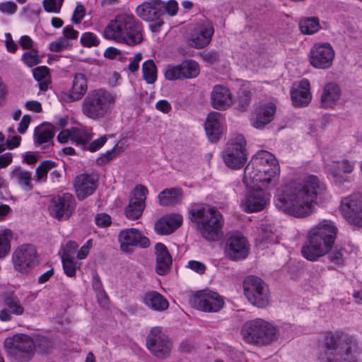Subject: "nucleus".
<instances>
[{
    "instance_id": "obj_33",
    "label": "nucleus",
    "mask_w": 362,
    "mask_h": 362,
    "mask_svg": "<svg viewBox=\"0 0 362 362\" xmlns=\"http://www.w3.org/2000/svg\"><path fill=\"white\" fill-rule=\"evenodd\" d=\"M159 203L163 206H175L183 199L180 188L173 187L165 189L158 194Z\"/></svg>"
},
{
    "instance_id": "obj_46",
    "label": "nucleus",
    "mask_w": 362,
    "mask_h": 362,
    "mask_svg": "<svg viewBox=\"0 0 362 362\" xmlns=\"http://www.w3.org/2000/svg\"><path fill=\"white\" fill-rule=\"evenodd\" d=\"M57 167L55 162L46 160L42 161L36 169V174L38 180H42L46 177L49 171H52Z\"/></svg>"
},
{
    "instance_id": "obj_56",
    "label": "nucleus",
    "mask_w": 362,
    "mask_h": 362,
    "mask_svg": "<svg viewBox=\"0 0 362 362\" xmlns=\"http://www.w3.org/2000/svg\"><path fill=\"white\" fill-rule=\"evenodd\" d=\"M163 16L168 13L170 16H174L178 11V4L175 0H169L167 2L163 1Z\"/></svg>"
},
{
    "instance_id": "obj_25",
    "label": "nucleus",
    "mask_w": 362,
    "mask_h": 362,
    "mask_svg": "<svg viewBox=\"0 0 362 362\" xmlns=\"http://www.w3.org/2000/svg\"><path fill=\"white\" fill-rule=\"evenodd\" d=\"M211 105L218 110H225L233 104V98L230 90L222 85H216L211 94Z\"/></svg>"
},
{
    "instance_id": "obj_2",
    "label": "nucleus",
    "mask_w": 362,
    "mask_h": 362,
    "mask_svg": "<svg viewBox=\"0 0 362 362\" xmlns=\"http://www.w3.org/2000/svg\"><path fill=\"white\" fill-rule=\"evenodd\" d=\"M187 217L200 236L208 242H216L223 236L224 218L216 207L203 203H192Z\"/></svg>"
},
{
    "instance_id": "obj_19",
    "label": "nucleus",
    "mask_w": 362,
    "mask_h": 362,
    "mask_svg": "<svg viewBox=\"0 0 362 362\" xmlns=\"http://www.w3.org/2000/svg\"><path fill=\"white\" fill-rule=\"evenodd\" d=\"M250 245L246 238L238 232L231 233L226 240L224 252L230 260L245 259L249 253Z\"/></svg>"
},
{
    "instance_id": "obj_23",
    "label": "nucleus",
    "mask_w": 362,
    "mask_h": 362,
    "mask_svg": "<svg viewBox=\"0 0 362 362\" xmlns=\"http://www.w3.org/2000/svg\"><path fill=\"white\" fill-rule=\"evenodd\" d=\"M276 110V105L272 103L257 107L252 114L251 125L256 129H264L267 124L273 120Z\"/></svg>"
},
{
    "instance_id": "obj_8",
    "label": "nucleus",
    "mask_w": 362,
    "mask_h": 362,
    "mask_svg": "<svg viewBox=\"0 0 362 362\" xmlns=\"http://www.w3.org/2000/svg\"><path fill=\"white\" fill-rule=\"evenodd\" d=\"M241 334L247 343L264 345L274 340L276 329L268 322L257 318L244 324Z\"/></svg>"
},
{
    "instance_id": "obj_55",
    "label": "nucleus",
    "mask_w": 362,
    "mask_h": 362,
    "mask_svg": "<svg viewBox=\"0 0 362 362\" xmlns=\"http://www.w3.org/2000/svg\"><path fill=\"white\" fill-rule=\"evenodd\" d=\"M33 75L37 81H41L49 78V69L45 66H37L33 69Z\"/></svg>"
},
{
    "instance_id": "obj_41",
    "label": "nucleus",
    "mask_w": 362,
    "mask_h": 362,
    "mask_svg": "<svg viewBox=\"0 0 362 362\" xmlns=\"http://www.w3.org/2000/svg\"><path fill=\"white\" fill-rule=\"evenodd\" d=\"M13 233L10 229H5L0 233V259L4 258L11 250V240Z\"/></svg>"
},
{
    "instance_id": "obj_32",
    "label": "nucleus",
    "mask_w": 362,
    "mask_h": 362,
    "mask_svg": "<svg viewBox=\"0 0 362 362\" xmlns=\"http://www.w3.org/2000/svg\"><path fill=\"white\" fill-rule=\"evenodd\" d=\"M220 117V113L211 112L206 117L204 127L208 139L211 142H216L220 139L222 132L219 122Z\"/></svg>"
},
{
    "instance_id": "obj_47",
    "label": "nucleus",
    "mask_w": 362,
    "mask_h": 362,
    "mask_svg": "<svg viewBox=\"0 0 362 362\" xmlns=\"http://www.w3.org/2000/svg\"><path fill=\"white\" fill-rule=\"evenodd\" d=\"M21 59L28 67H33L41 62L38 51L34 49L23 53Z\"/></svg>"
},
{
    "instance_id": "obj_34",
    "label": "nucleus",
    "mask_w": 362,
    "mask_h": 362,
    "mask_svg": "<svg viewBox=\"0 0 362 362\" xmlns=\"http://www.w3.org/2000/svg\"><path fill=\"white\" fill-rule=\"evenodd\" d=\"M54 136V127L51 125L38 126L35 127L33 134L34 143L40 146L48 143L52 140Z\"/></svg>"
},
{
    "instance_id": "obj_28",
    "label": "nucleus",
    "mask_w": 362,
    "mask_h": 362,
    "mask_svg": "<svg viewBox=\"0 0 362 362\" xmlns=\"http://www.w3.org/2000/svg\"><path fill=\"white\" fill-rule=\"evenodd\" d=\"M291 98L293 104L296 107L307 105L311 100L310 92V83L307 79H303L299 82L296 88L291 91Z\"/></svg>"
},
{
    "instance_id": "obj_38",
    "label": "nucleus",
    "mask_w": 362,
    "mask_h": 362,
    "mask_svg": "<svg viewBox=\"0 0 362 362\" xmlns=\"http://www.w3.org/2000/svg\"><path fill=\"white\" fill-rule=\"evenodd\" d=\"M142 74L144 80L148 84H153L157 79V68L152 59H148L142 64Z\"/></svg>"
},
{
    "instance_id": "obj_26",
    "label": "nucleus",
    "mask_w": 362,
    "mask_h": 362,
    "mask_svg": "<svg viewBox=\"0 0 362 362\" xmlns=\"http://www.w3.org/2000/svg\"><path fill=\"white\" fill-rule=\"evenodd\" d=\"M155 250L156 254V272L159 275H165L170 271L172 265V257L167 247L161 243H156Z\"/></svg>"
},
{
    "instance_id": "obj_18",
    "label": "nucleus",
    "mask_w": 362,
    "mask_h": 362,
    "mask_svg": "<svg viewBox=\"0 0 362 362\" xmlns=\"http://www.w3.org/2000/svg\"><path fill=\"white\" fill-rule=\"evenodd\" d=\"M340 211L349 223L362 227V195L353 194L343 198Z\"/></svg>"
},
{
    "instance_id": "obj_52",
    "label": "nucleus",
    "mask_w": 362,
    "mask_h": 362,
    "mask_svg": "<svg viewBox=\"0 0 362 362\" xmlns=\"http://www.w3.org/2000/svg\"><path fill=\"white\" fill-rule=\"evenodd\" d=\"M64 0H44L43 6L48 13H59Z\"/></svg>"
},
{
    "instance_id": "obj_5",
    "label": "nucleus",
    "mask_w": 362,
    "mask_h": 362,
    "mask_svg": "<svg viewBox=\"0 0 362 362\" xmlns=\"http://www.w3.org/2000/svg\"><path fill=\"white\" fill-rule=\"evenodd\" d=\"M323 347L328 362H357L358 346L352 335L339 331L327 332Z\"/></svg>"
},
{
    "instance_id": "obj_58",
    "label": "nucleus",
    "mask_w": 362,
    "mask_h": 362,
    "mask_svg": "<svg viewBox=\"0 0 362 362\" xmlns=\"http://www.w3.org/2000/svg\"><path fill=\"white\" fill-rule=\"evenodd\" d=\"M18 9V6L16 3L8 1L0 3V11L7 15L14 14Z\"/></svg>"
},
{
    "instance_id": "obj_53",
    "label": "nucleus",
    "mask_w": 362,
    "mask_h": 362,
    "mask_svg": "<svg viewBox=\"0 0 362 362\" xmlns=\"http://www.w3.org/2000/svg\"><path fill=\"white\" fill-rule=\"evenodd\" d=\"M74 132L71 133V141L75 142L77 144L85 145L87 144L90 138L88 135L83 132H81L75 128H73Z\"/></svg>"
},
{
    "instance_id": "obj_9",
    "label": "nucleus",
    "mask_w": 362,
    "mask_h": 362,
    "mask_svg": "<svg viewBox=\"0 0 362 362\" xmlns=\"http://www.w3.org/2000/svg\"><path fill=\"white\" fill-rule=\"evenodd\" d=\"M244 293L248 301L257 308H264L269 302L267 285L256 276H248L243 281Z\"/></svg>"
},
{
    "instance_id": "obj_1",
    "label": "nucleus",
    "mask_w": 362,
    "mask_h": 362,
    "mask_svg": "<svg viewBox=\"0 0 362 362\" xmlns=\"http://www.w3.org/2000/svg\"><path fill=\"white\" fill-rule=\"evenodd\" d=\"M326 189L325 182H276L274 204L286 214L305 217L313 213L317 197Z\"/></svg>"
},
{
    "instance_id": "obj_22",
    "label": "nucleus",
    "mask_w": 362,
    "mask_h": 362,
    "mask_svg": "<svg viewBox=\"0 0 362 362\" xmlns=\"http://www.w3.org/2000/svg\"><path fill=\"white\" fill-rule=\"evenodd\" d=\"M356 161L344 158L341 160H325V173L333 179H343L344 175L351 174L355 169Z\"/></svg>"
},
{
    "instance_id": "obj_54",
    "label": "nucleus",
    "mask_w": 362,
    "mask_h": 362,
    "mask_svg": "<svg viewBox=\"0 0 362 362\" xmlns=\"http://www.w3.org/2000/svg\"><path fill=\"white\" fill-rule=\"evenodd\" d=\"M11 178L16 181H30L31 173L28 171L23 170L21 168H16L11 172Z\"/></svg>"
},
{
    "instance_id": "obj_37",
    "label": "nucleus",
    "mask_w": 362,
    "mask_h": 362,
    "mask_svg": "<svg viewBox=\"0 0 362 362\" xmlns=\"http://www.w3.org/2000/svg\"><path fill=\"white\" fill-rule=\"evenodd\" d=\"M97 182H75L74 189L79 200L91 195L97 188Z\"/></svg>"
},
{
    "instance_id": "obj_40",
    "label": "nucleus",
    "mask_w": 362,
    "mask_h": 362,
    "mask_svg": "<svg viewBox=\"0 0 362 362\" xmlns=\"http://www.w3.org/2000/svg\"><path fill=\"white\" fill-rule=\"evenodd\" d=\"M259 171H261L262 180H268L272 181V180H277L279 177L280 168L278 163V160L275 163H269L263 167L259 168Z\"/></svg>"
},
{
    "instance_id": "obj_20",
    "label": "nucleus",
    "mask_w": 362,
    "mask_h": 362,
    "mask_svg": "<svg viewBox=\"0 0 362 362\" xmlns=\"http://www.w3.org/2000/svg\"><path fill=\"white\" fill-rule=\"evenodd\" d=\"M148 189L142 185H136L131 192L129 204L124 208V215L129 220L139 219L145 209Z\"/></svg>"
},
{
    "instance_id": "obj_50",
    "label": "nucleus",
    "mask_w": 362,
    "mask_h": 362,
    "mask_svg": "<svg viewBox=\"0 0 362 362\" xmlns=\"http://www.w3.org/2000/svg\"><path fill=\"white\" fill-rule=\"evenodd\" d=\"M165 77L168 81L182 80L180 64L168 65L164 73Z\"/></svg>"
},
{
    "instance_id": "obj_35",
    "label": "nucleus",
    "mask_w": 362,
    "mask_h": 362,
    "mask_svg": "<svg viewBox=\"0 0 362 362\" xmlns=\"http://www.w3.org/2000/svg\"><path fill=\"white\" fill-rule=\"evenodd\" d=\"M298 26L303 34L309 35L317 33L321 28L320 21L317 17L303 18L300 20Z\"/></svg>"
},
{
    "instance_id": "obj_44",
    "label": "nucleus",
    "mask_w": 362,
    "mask_h": 362,
    "mask_svg": "<svg viewBox=\"0 0 362 362\" xmlns=\"http://www.w3.org/2000/svg\"><path fill=\"white\" fill-rule=\"evenodd\" d=\"M62 262L65 274L69 277L75 276L76 269L80 267V264H78L74 257H62Z\"/></svg>"
},
{
    "instance_id": "obj_39",
    "label": "nucleus",
    "mask_w": 362,
    "mask_h": 362,
    "mask_svg": "<svg viewBox=\"0 0 362 362\" xmlns=\"http://www.w3.org/2000/svg\"><path fill=\"white\" fill-rule=\"evenodd\" d=\"M276 158L273 154L267 151H259L252 157L251 160V165L255 164L259 168L267 165L269 163H275Z\"/></svg>"
},
{
    "instance_id": "obj_51",
    "label": "nucleus",
    "mask_w": 362,
    "mask_h": 362,
    "mask_svg": "<svg viewBox=\"0 0 362 362\" xmlns=\"http://www.w3.org/2000/svg\"><path fill=\"white\" fill-rule=\"evenodd\" d=\"M200 58L206 64H214L219 61L220 54L214 49L204 50L199 53Z\"/></svg>"
},
{
    "instance_id": "obj_30",
    "label": "nucleus",
    "mask_w": 362,
    "mask_h": 362,
    "mask_svg": "<svg viewBox=\"0 0 362 362\" xmlns=\"http://www.w3.org/2000/svg\"><path fill=\"white\" fill-rule=\"evenodd\" d=\"M142 302L151 310L158 312H163L169 306L168 300L156 291L146 292L142 296Z\"/></svg>"
},
{
    "instance_id": "obj_10",
    "label": "nucleus",
    "mask_w": 362,
    "mask_h": 362,
    "mask_svg": "<svg viewBox=\"0 0 362 362\" xmlns=\"http://www.w3.org/2000/svg\"><path fill=\"white\" fill-rule=\"evenodd\" d=\"M11 261L15 271L28 274L39 262L35 247L32 244L20 245L13 252Z\"/></svg>"
},
{
    "instance_id": "obj_21",
    "label": "nucleus",
    "mask_w": 362,
    "mask_h": 362,
    "mask_svg": "<svg viewBox=\"0 0 362 362\" xmlns=\"http://www.w3.org/2000/svg\"><path fill=\"white\" fill-rule=\"evenodd\" d=\"M334 58V51L329 43L315 44L310 51V63L316 69L329 68Z\"/></svg>"
},
{
    "instance_id": "obj_31",
    "label": "nucleus",
    "mask_w": 362,
    "mask_h": 362,
    "mask_svg": "<svg viewBox=\"0 0 362 362\" xmlns=\"http://www.w3.org/2000/svg\"><path fill=\"white\" fill-rule=\"evenodd\" d=\"M341 97V89L334 83H327L320 97V105L323 108L332 107Z\"/></svg>"
},
{
    "instance_id": "obj_42",
    "label": "nucleus",
    "mask_w": 362,
    "mask_h": 362,
    "mask_svg": "<svg viewBox=\"0 0 362 362\" xmlns=\"http://www.w3.org/2000/svg\"><path fill=\"white\" fill-rule=\"evenodd\" d=\"M259 167L255 164L251 165V160L245 168L242 181H265L262 180L261 171H259ZM266 181H269L266 180Z\"/></svg>"
},
{
    "instance_id": "obj_17",
    "label": "nucleus",
    "mask_w": 362,
    "mask_h": 362,
    "mask_svg": "<svg viewBox=\"0 0 362 362\" xmlns=\"http://www.w3.org/2000/svg\"><path fill=\"white\" fill-rule=\"evenodd\" d=\"M120 250L125 253H132L134 249L147 248L150 246V240L137 228H130L121 230L118 234Z\"/></svg>"
},
{
    "instance_id": "obj_61",
    "label": "nucleus",
    "mask_w": 362,
    "mask_h": 362,
    "mask_svg": "<svg viewBox=\"0 0 362 362\" xmlns=\"http://www.w3.org/2000/svg\"><path fill=\"white\" fill-rule=\"evenodd\" d=\"M86 14L85 7L82 4H78L72 15L71 21L73 23L78 24Z\"/></svg>"
},
{
    "instance_id": "obj_12",
    "label": "nucleus",
    "mask_w": 362,
    "mask_h": 362,
    "mask_svg": "<svg viewBox=\"0 0 362 362\" xmlns=\"http://www.w3.org/2000/svg\"><path fill=\"white\" fill-rule=\"evenodd\" d=\"M4 346L9 354L21 362L30 360L34 354L33 341L27 334H18L7 337L4 341Z\"/></svg>"
},
{
    "instance_id": "obj_60",
    "label": "nucleus",
    "mask_w": 362,
    "mask_h": 362,
    "mask_svg": "<svg viewBox=\"0 0 362 362\" xmlns=\"http://www.w3.org/2000/svg\"><path fill=\"white\" fill-rule=\"evenodd\" d=\"M95 223L97 226L101 228H106L111 225V217L105 214H98L95 218Z\"/></svg>"
},
{
    "instance_id": "obj_43",
    "label": "nucleus",
    "mask_w": 362,
    "mask_h": 362,
    "mask_svg": "<svg viewBox=\"0 0 362 362\" xmlns=\"http://www.w3.org/2000/svg\"><path fill=\"white\" fill-rule=\"evenodd\" d=\"M4 305L12 314L16 315H21L24 312L23 307L21 305L19 299L16 296H6L4 300Z\"/></svg>"
},
{
    "instance_id": "obj_11",
    "label": "nucleus",
    "mask_w": 362,
    "mask_h": 362,
    "mask_svg": "<svg viewBox=\"0 0 362 362\" xmlns=\"http://www.w3.org/2000/svg\"><path fill=\"white\" fill-rule=\"evenodd\" d=\"M246 141L242 134H238L231 139L224 151L222 158L226 166L232 169H240L246 163Z\"/></svg>"
},
{
    "instance_id": "obj_13",
    "label": "nucleus",
    "mask_w": 362,
    "mask_h": 362,
    "mask_svg": "<svg viewBox=\"0 0 362 362\" xmlns=\"http://www.w3.org/2000/svg\"><path fill=\"white\" fill-rule=\"evenodd\" d=\"M163 1L148 0L139 4L135 10L138 17L143 21L152 22L149 27L153 33H158L164 24L162 20Z\"/></svg>"
},
{
    "instance_id": "obj_29",
    "label": "nucleus",
    "mask_w": 362,
    "mask_h": 362,
    "mask_svg": "<svg viewBox=\"0 0 362 362\" xmlns=\"http://www.w3.org/2000/svg\"><path fill=\"white\" fill-rule=\"evenodd\" d=\"M87 88V81L85 75L81 73L76 74L72 87L69 93L66 95V100L74 102L81 100L86 93Z\"/></svg>"
},
{
    "instance_id": "obj_45",
    "label": "nucleus",
    "mask_w": 362,
    "mask_h": 362,
    "mask_svg": "<svg viewBox=\"0 0 362 362\" xmlns=\"http://www.w3.org/2000/svg\"><path fill=\"white\" fill-rule=\"evenodd\" d=\"M252 93L251 91L247 89H243L240 91L238 102L237 109L240 112H245L250 103Z\"/></svg>"
},
{
    "instance_id": "obj_16",
    "label": "nucleus",
    "mask_w": 362,
    "mask_h": 362,
    "mask_svg": "<svg viewBox=\"0 0 362 362\" xmlns=\"http://www.w3.org/2000/svg\"><path fill=\"white\" fill-rule=\"evenodd\" d=\"M76 202L73 194L65 192L54 196L49 202V215L59 221H67L75 211Z\"/></svg>"
},
{
    "instance_id": "obj_27",
    "label": "nucleus",
    "mask_w": 362,
    "mask_h": 362,
    "mask_svg": "<svg viewBox=\"0 0 362 362\" xmlns=\"http://www.w3.org/2000/svg\"><path fill=\"white\" fill-rule=\"evenodd\" d=\"M182 223V216L173 214L162 217L155 225V230L161 235H168L177 230Z\"/></svg>"
},
{
    "instance_id": "obj_48",
    "label": "nucleus",
    "mask_w": 362,
    "mask_h": 362,
    "mask_svg": "<svg viewBox=\"0 0 362 362\" xmlns=\"http://www.w3.org/2000/svg\"><path fill=\"white\" fill-rule=\"evenodd\" d=\"M327 259L330 263L336 266H343L344 264V250L342 248L331 250L327 254Z\"/></svg>"
},
{
    "instance_id": "obj_4",
    "label": "nucleus",
    "mask_w": 362,
    "mask_h": 362,
    "mask_svg": "<svg viewBox=\"0 0 362 362\" xmlns=\"http://www.w3.org/2000/svg\"><path fill=\"white\" fill-rule=\"evenodd\" d=\"M143 24L132 14L117 15L105 26L103 37L129 46H136L144 41Z\"/></svg>"
},
{
    "instance_id": "obj_36",
    "label": "nucleus",
    "mask_w": 362,
    "mask_h": 362,
    "mask_svg": "<svg viewBox=\"0 0 362 362\" xmlns=\"http://www.w3.org/2000/svg\"><path fill=\"white\" fill-rule=\"evenodd\" d=\"M182 79L193 78L199 74V64L192 59L185 60L180 64Z\"/></svg>"
},
{
    "instance_id": "obj_24",
    "label": "nucleus",
    "mask_w": 362,
    "mask_h": 362,
    "mask_svg": "<svg viewBox=\"0 0 362 362\" xmlns=\"http://www.w3.org/2000/svg\"><path fill=\"white\" fill-rule=\"evenodd\" d=\"M214 33V28L212 23L206 21L192 35L189 44L196 49L204 48L211 42Z\"/></svg>"
},
{
    "instance_id": "obj_63",
    "label": "nucleus",
    "mask_w": 362,
    "mask_h": 362,
    "mask_svg": "<svg viewBox=\"0 0 362 362\" xmlns=\"http://www.w3.org/2000/svg\"><path fill=\"white\" fill-rule=\"evenodd\" d=\"M114 151H115L111 149L106 151L105 153L101 154L96 160L97 164L99 165H103L112 160L116 156Z\"/></svg>"
},
{
    "instance_id": "obj_57",
    "label": "nucleus",
    "mask_w": 362,
    "mask_h": 362,
    "mask_svg": "<svg viewBox=\"0 0 362 362\" xmlns=\"http://www.w3.org/2000/svg\"><path fill=\"white\" fill-rule=\"evenodd\" d=\"M68 45L67 40L64 37H60L57 40L52 42L49 44V49L53 52H59L66 48Z\"/></svg>"
},
{
    "instance_id": "obj_49",
    "label": "nucleus",
    "mask_w": 362,
    "mask_h": 362,
    "mask_svg": "<svg viewBox=\"0 0 362 362\" xmlns=\"http://www.w3.org/2000/svg\"><path fill=\"white\" fill-rule=\"evenodd\" d=\"M80 42L83 47H92L98 46L100 40L95 33L86 32L81 35Z\"/></svg>"
},
{
    "instance_id": "obj_7",
    "label": "nucleus",
    "mask_w": 362,
    "mask_h": 362,
    "mask_svg": "<svg viewBox=\"0 0 362 362\" xmlns=\"http://www.w3.org/2000/svg\"><path fill=\"white\" fill-rule=\"evenodd\" d=\"M269 183L244 182L245 193L243 206L245 212H259L267 207L271 197L268 186Z\"/></svg>"
},
{
    "instance_id": "obj_14",
    "label": "nucleus",
    "mask_w": 362,
    "mask_h": 362,
    "mask_svg": "<svg viewBox=\"0 0 362 362\" xmlns=\"http://www.w3.org/2000/svg\"><path fill=\"white\" fill-rule=\"evenodd\" d=\"M146 348L150 353L159 359H165L170 356L172 342L159 326L151 329L146 339Z\"/></svg>"
},
{
    "instance_id": "obj_59",
    "label": "nucleus",
    "mask_w": 362,
    "mask_h": 362,
    "mask_svg": "<svg viewBox=\"0 0 362 362\" xmlns=\"http://www.w3.org/2000/svg\"><path fill=\"white\" fill-rule=\"evenodd\" d=\"M78 247V245L76 242L73 240L68 241L64 248L62 257H73V255L76 253Z\"/></svg>"
},
{
    "instance_id": "obj_62",
    "label": "nucleus",
    "mask_w": 362,
    "mask_h": 362,
    "mask_svg": "<svg viewBox=\"0 0 362 362\" xmlns=\"http://www.w3.org/2000/svg\"><path fill=\"white\" fill-rule=\"evenodd\" d=\"M107 137L106 135L102 136L100 138L90 142L88 146V150L90 152H95L99 150L106 143Z\"/></svg>"
},
{
    "instance_id": "obj_15",
    "label": "nucleus",
    "mask_w": 362,
    "mask_h": 362,
    "mask_svg": "<svg viewBox=\"0 0 362 362\" xmlns=\"http://www.w3.org/2000/svg\"><path fill=\"white\" fill-rule=\"evenodd\" d=\"M189 303L192 308L206 313H217L224 305L223 297L209 290H202L192 294Z\"/></svg>"
},
{
    "instance_id": "obj_6",
    "label": "nucleus",
    "mask_w": 362,
    "mask_h": 362,
    "mask_svg": "<svg viewBox=\"0 0 362 362\" xmlns=\"http://www.w3.org/2000/svg\"><path fill=\"white\" fill-rule=\"evenodd\" d=\"M115 103L114 95L107 90H92L88 93L81 103V112L91 120L101 121L110 113Z\"/></svg>"
},
{
    "instance_id": "obj_64",
    "label": "nucleus",
    "mask_w": 362,
    "mask_h": 362,
    "mask_svg": "<svg viewBox=\"0 0 362 362\" xmlns=\"http://www.w3.org/2000/svg\"><path fill=\"white\" fill-rule=\"evenodd\" d=\"M187 267L192 271H194L199 274H203L206 271L205 264L201 262L196 261V260L189 261Z\"/></svg>"
},
{
    "instance_id": "obj_3",
    "label": "nucleus",
    "mask_w": 362,
    "mask_h": 362,
    "mask_svg": "<svg viewBox=\"0 0 362 362\" xmlns=\"http://www.w3.org/2000/svg\"><path fill=\"white\" fill-rule=\"evenodd\" d=\"M338 229L330 220H322L310 229L307 241L301 247L302 256L315 262L328 254L334 244Z\"/></svg>"
}]
</instances>
